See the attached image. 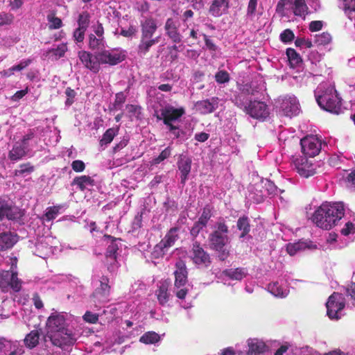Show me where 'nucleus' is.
<instances>
[{
  "instance_id": "1",
  "label": "nucleus",
  "mask_w": 355,
  "mask_h": 355,
  "mask_svg": "<svg viewBox=\"0 0 355 355\" xmlns=\"http://www.w3.org/2000/svg\"><path fill=\"white\" fill-rule=\"evenodd\" d=\"M345 214L344 206L342 203H323L313 213L312 222L323 230H330L336 225Z\"/></svg>"
},
{
  "instance_id": "2",
  "label": "nucleus",
  "mask_w": 355,
  "mask_h": 355,
  "mask_svg": "<svg viewBox=\"0 0 355 355\" xmlns=\"http://www.w3.org/2000/svg\"><path fill=\"white\" fill-rule=\"evenodd\" d=\"M316 101L322 109L327 112L338 114L341 110V98L333 87H327L321 94L316 96Z\"/></svg>"
},
{
  "instance_id": "3",
  "label": "nucleus",
  "mask_w": 355,
  "mask_h": 355,
  "mask_svg": "<svg viewBox=\"0 0 355 355\" xmlns=\"http://www.w3.org/2000/svg\"><path fill=\"white\" fill-rule=\"evenodd\" d=\"M189 257L192 263L198 268H207L211 264V258L209 253L196 240L193 241L191 244Z\"/></svg>"
},
{
  "instance_id": "4",
  "label": "nucleus",
  "mask_w": 355,
  "mask_h": 355,
  "mask_svg": "<svg viewBox=\"0 0 355 355\" xmlns=\"http://www.w3.org/2000/svg\"><path fill=\"white\" fill-rule=\"evenodd\" d=\"M229 227L223 218H220L214 225L208 240L209 247L226 245L229 243Z\"/></svg>"
},
{
  "instance_id": "5",
  "label": "nucleus",
  "mask_w": 355,
  "mask_h": 355,
  "mask_svg": "<svg viewBox=\"0 0 355 355\" xmlns=\"http://www.w3.org/2000/svg\"><path fill=\"white\" fill-rule=\"evenodd\" d=\"M179 228L177 227L171 228L164 237L154 247L153 257L155 259L163 257L168 252L175 241L179 239L178 234Z\"/></svg>"
},
{
  "instance_id": "6",
  "label": "nucleus",
  "mask_w": 355,
  "mask_h": 355,
  "mask_svg": "<svg viewBox=\"0 0 355 355\" xmlns=\"http://www.w3.org/2000/svg\"><path fill=\"white\" fill-rule=\"evenodd\" d=\"M44 340L45 342L49 340L53 346L62 349L66 347L73 345L76 341V338L71 331H58L53 334L46 332Z\"/></svg>"
},
{
  "instance_id": "7",
  "label": "nucleus",
  "mask_w": 355,
  "mask_h": 355,
  "mask_svg": "<svg viewBox=\"0 0 355 355\" xmlns=\"http://www.w3.org/2000/svg\"><path fill=\"white\" fill-rule=\"evenodd\" d=\"M22 281L18 278L17 272L3 270L0 272V288L3 293H7L9 288L14 293L21 289Z\"/></svg>"
},
{
  "instance_id": "8",
  "label": "nucleus",
  "mask_w": 355,
  "mask_h": 355,
  "mask_svg": "<svg viewBox=\"0 0 355 355\" xmlns=\"http://www.w3.org/2000/svg\"><path fill=\"white\" fill-rule=\"evenodd\" d=\"M185 114L184 107L175 108L172 105L166 106L164 108L160 110V114H155L158 121H163L166 125H170L171 129H173V121H175L181 118Z\"/></svg>"
},
{
  "instance_id": "9",
  "label": "nucleus",
  "mask_w": 355,
  "mask_h": 355,
  "mask_svg": "<svg viewBox=\"0 0 355 355\" xmlns=\"http://www.w3.org/2000/svg\"><path fill=\"white\" fill-rule=\"evenodd\" d=\"M67 313L54 311L48 317L46 322V332L69 331L67 324Z\"/></svg>"
},
{
  "instance_id": "10",
  "label": "nucleus",
  "mask_w": 355,
  "mask_h": 355,
  "mask_svg": "<svg viewBox=\"0 0 355 355\" xmlns=\"http://www.w3.org/2000/svg\"><path fill=\"white\" fill-rule=\"evenodd\" d=\"M326 306L328 316L331 319H338V313L345 307L344 298L342 295L334 293L329 296Z\"/></svg>"
},
{
  "instance_id": "11",
  "label": "nucleus",
  "mask_w": 355,
  "mask_h": 355,
  "mask_svg": "<svg viewBox=\"0 0 355 355\" xmlns=\"http://www.w3.org/2000/svg\"><path fill=\"white\" fill-rule=\"evenodd\" d=\"M245 113L253 119L264 120L270 114L266 103L260 101H250Z\"/></svg>"
},
{
  "instance_id": "12",
  "label": "nucleus",
  "mask_w": 355,
  "mask_h": 355,
  "mask_svg": "<svg viewBox=\"0 0 355 355\" xmlns=\"http://www.w3.org/2000/svg\"><path fill=\"white\" fill-rule=\"evenodd\" d=\"M300 145L303 154L311 157L317 155L321 150L320 141L313 136H308L302 139Z\"/></svg>"
},
{
  "instance_id": "13",
  "label": "nucleus",
  "mask_w": 355,
  "mask_h": 355,
  "mask_svg": "<svg viewBox=\"0 0 355 355\" xmlns=\"http://www.w3.org/2000/svg\"><path fill=\"white\" fill-rule=\"evenodd\" d=\"M21 216L19 209L9 200L0 198V220L5 217L8 220H16Z\"/></svg>"
},
{
  "instance_id": "14",
  "label": "nucleus",
  "mask_w": 355,
  "mask_h": 355,
  "mask_svg": "<svg viewBox=\"0 0 355 355\" xmlns=\"http://www.w3.org/2000/svg\"><path fill=\"white\" fill-rule=\"evenodd\" d=\"M110 279L107 276H102L100 279V286L96 288L92 295L94 302H105L108 301L110 295L111 286Z\"/></svg>"
},
{
  "instance_id": "15",
  "label": "nucleus",
  "mask_w": 355,
  "mask_h": 355,
  "mask_svg": "<svg viewBox=\"0 0 355 355\" xmlns=\"http://www.w3.org/2000/svg\"><path fill=\"white\" fill-rule=\"evenodd\" d=\"M174 271L175 282L174 288L179 289L185 286L188 281V271L184 261L179 259L175 263Z\"/></svg>"
},
{
  "instance_id": "16",
  "label": "nucleus",
  "mask_w": 355,
  "mask_h": 355,
  "mask_svg": "<svg viewBox=\"0 0 355 355\" xmlns=\"http://www.w3.org/2000/svg\"><path fill=\"white\" fill-rule=\"evenodd\" d=\"M125 58V55L122 53L110 52L104 50L97 54V59L100 64H108L110 65H116Z\"/></svg>"
},
{
  "instance_id": "17",
  "label": "nucleus",
  "mask_w": 355,
  "mask_h": 355,
  "mask_svg": "<svg viewBox=\"0 0 355 355\" xmlns=\"http://www.w3.org/2000/svg\"><path fill=\"white\" fill-rule=\"evenodd\" d=\"M78 58L84 66L94 73H98L100 69V62L97 59V55H93L86 51L78 52Z\"/></svg>"
},
{
  "instance_id": "18",
  "label": "nucleus",
  "mask_w": 355,
  "mask_h": 355,
  "mask_svg": "<svg viewBox=\"0 0 355 355\" xmlns=\"http://www.w3.org/2000/svg\"><path fill=\"white\" fill-rule=\"evenodd\" d=\"M280 109L283 114L291 117L299 112V104L295 97H284L282 98Z\"/></svg>"
},
{
  "instance_id": "19",
  "label": "nucleus",
  "mask_w": 355,
  "mask_h": 355,
  "mask_svg": "<svg viewBox=\"0 0 355 355\" xmlns=\"http://www.w3.org/2000/svg\"><path fill=\"white\" fill-rule=\"evenodd\" d=\"M295 168L297 173L304 178H309L315 173V168L313 164L306 157H300L295 161Z\"/></svg>"
},
{
  "instance_id": "20",
  "label": "nucleus",
  "mask_w": 355,
  "mask_h": 355,
  "mask_svg": "<svg viewBox=\"0 0 355 355\" xmlns=\"http://www.w3.org/2000/svg\"><path fill=\"white\" fill-rule=\"evenodd\" d=\"M191 159L187 156H180L177 165L180 172V182L184 186L189 178L191 169Z\"/></svg>"
},
{
  "instance_id": "21",
  "label": "nucleus",
  "mask_w": 355,
  "mask_h": 355,
  "mask_svg": "<svg viewBox=\"0 0 355 355\" xmlns=\"http://www.w3.org/2000/svg\"><path fill=\"white\" fill-rule=\"evenodd\" d=\"M164 29L166 35L174 43L182 42V36L178 31V26L173 18H168L166 21Z\"/></svg>"
},
{
  "instance_id": "22",
  "label": "nucleus",
  "mask_w": 355,
  "mask_h": 355,
  "mask_svg": "<svg viewBox=\"0 0 355 355\" xmlns=\"http://www.w3.org/2000/svg\"><path fill=\"white\" fill-rule=\"evenodd\" d=\"M159 41V36L155 37H141L137 46V54L140 57L145 56L150 51V48Z\"/></svg>"
},
{
  "instance_id": "23",
  "label": "nucleus",
  "mask_w": 355,
  "mask_h": 355,
  "mask_svg": "<svg viewBox=\"0 0 355 355\" xmlns=\"http://www.w3.org/2000/svg\"><path fill=\"white\" fill-rule=\"evenodd\" d=\"M290 8L295 16L305 19L309 13V7L305 0H289Z\"/></svg>"
},
{
  "instance_id": "24",
  "label": "nucleus",
  "mask_w": 355,
  "mask_h": 355,
  "mask_svg": "<svg viewBox=\"0 0 355 355\" xmlns=\"http://www.w3.org/2000/svg\"><path fill=\"white\" fill-rule=\"evenodd\" d=\"M18 241L17 234L6 232L0 234V251H5L12 248Z\"/></svg>"
},
{
  "instance_id": "25",
  "label": "nucleus",
  "mask_w": 355,
  "mask_h": 355,
  "mask_svg": "<svg viewBox=\"0 0 355 355\" xmlns=\"http://www.w3.org/2000/svg\"><path fill=\"white\" fill-rule=\"evenodd\" d=\"M170 286V282L168 280H164L160 283L155 292L158 302L162 306H165L170 299V293L168 288Z\"/></svg>"
},
{
  "instance_id": "26",
  "label": "nucleus",
  "mask_w": 355,
  "mask_h": 355,
  "mask_svg": "<svg viewBox=\"0 0 355 355\" xmlns=\"http://www.w3.org/2000/svg\"><path fill=\"white\" fill-rule=\"evenodd\" d=\"M157 29L155 19L152 17L147 18L141 23V37H153Z\"/></svg>"
},
{
  "instance_id": "27",
  "label": "nucleus",
  "mask_w": 355,
  "mask_h": 355,
  "mask_svg": "<svg viewBox=\"0 0 355 355\" xmlns=\"http://www.w3.org/2000/svg\"><path fill=\"white\" fill-rule=\"evenodd\" d=\"M41 334V329L32 330L24 339L25 346L30 349L35 348L39 344Z\"/></svg>"
},
{
  "instance_id": "28",
  "label": "nucleus",
  "mask_w": 355,
  "mask_h": 355,
  "mask_svg": "<svg viewBox=\"0 0 355 355\" xmlns=\"http://www.w3.org/2000/svg\"><path fill=\"white\" fill-rule=\"evenodd\" d=\"M71 185H76L80 191H84L87 186L94 185V180L89 175H80L73 178Z\"/></svg>"
},
{
  "instance_id": "29",
  "label": "nucleus",
  "mask_w": 355,
  "mask_h": 355,
  "mask_svg": "<svg viewBox=\"0 0 355 355\" xmlns=\"http://www.w3.org/2000/svg\"><path fill=\"white\" fill-rule=\"evenodd\" d=\"M104 237L111 241L106 250V258L107 259H110L111 261L115 262L117 257V251L119 250V246L116 243L117 239L107 234H105Z\"/></svg>"
},
{
  "instance_id": "30",
  "label": "nucleus",
  "mask_w": 355,
  "mask_h": 355,
  "mask_svg": "<svg viewBox=\"0 0 355 355\" xmlns=\"http://www.w3.org/2000/svg\"><path fill=\"white\" fill-rule=\"evenodd\" d=\"M236 227L241 232L239 238H245L250 233L251 229L249 218L245 215L239 217L236 222Z\"/></svg>"
},
{
  "instance_id": "31",
  "label": "nucleus",
  "mask_w": 355,
  "mask_h": 355,
  "mask_svg": "<svg viewBox=\"0 0 355 355\" xmlns=\"http://www.w3.org/2000/svg\"><path fill=\"white\" fill-rule=\"evenodd\" d=\"M223 6L227 10L230 8L229 0H214L209 7V12L214 17H219L222 15L221 8Z\"/></svg>"
},
{
  "instance_id": "32",
  "label": "nucleus",
  "mask_w": 355,
  "mask_h": 355,
  "mask_svg": "<svg viewBox=\"0 0 355 355\" xmlns=\"http://www.w3.org/2000/svg\"><path fill=\"white\" fill-rule=\"evenodd\" d=\"M196 109L202 114L212 113L217 107V103L211 102L209 99L199 101L196 103Z\"/></svg>"
},
{
  "instance_id": "33",
  "label": "nucleus",
  "mask_w": 355,
  "mask_h": 355,
  "mask_svg": "<svg viewBox=\"0 0 355 355\" xmlns=\"http://www.w3.org/2000/svg\"><path fill=\"white\" fill-rule=\"evenodd\" d=\"M248 354L250 355H257L262 354L266 351V344L258 340H250L248 341Z\"/></svg>"
},
{
  "instance_id": "34",
  "label": "nucleus",
  "mask_w": 355,
  "mask_h": 355,
  "mask_svg": "<svg viewBox=\"0 0 355 355\" xmlns=\"http://www.w3.org/2000/svg\"><path fill=\"white\" fill-rule=\"evenodd\" d=\"M26 146L22 144L21 145L15 144L12 150L8 153V157L12 161H17L21 159L26 154Z\"/></svg>"
},
{
  "instance_id": "35",
  "label": "nucleus",
  "mask_w": 355,
  "mask_h": 355,
  "mask_svg": "<svg viewBox=\"0 0 355 355\" xmlns=\"http://www.w3.org/2000/svg\"><path fill=\"white\" fill-rule=\"evenodd\" d=\"M223 274L231 279L241 280L247 273L245 268H237L235 269H225L223 271Z\"/></svg>"
},
{
  "instance_id": "36",
  "label": "nucleus",
  "mask_w": 355,
  "mask_h": 355,
  "mask_svg": "<svg viewBox=\"0 0 355 355\" xmlns=\"http://www.w3.org/2000/svg\"><path fill=\"white\" fill-rule=\"evenodd\" d=\"M250 101H252L248 98L246 94L243 92L234 95V97L232 100V102L234 103V105L240 109H242L245 112L248 109Z\"/></svg>"
},
{
  "instance_id": "37",
  "label": "nucleus",
  "mask_w": 355,
  "mask_h": 355,
  "mask_svg": "<svg viewBox=\"0 0 355 355\" xmlns=\"http://www.w3.org/2000/svg\"><path fill=\"white\" fill-rule=\"evenodd\" d=\"M230 248L226 245H216L210 247V249L217 253V259L220 261H225L230 255Z\"/></svg>"
},
{
  "instance_id": "38",
  "label": "nucleus",
  "mask_w": 355,
  "mask_h": 355,
  "mask_svg": "<svg viewBox=\"0 0 355 355\" xmlns=\"http://www.w3.org/2000/svg\"><path fill=\"white\" fill-rule=\"evenodd\" d=\"M308 248V245L305 242L298 241L294 243H288L286 245V251L291 255L293 256L298 252L303 251Z\"/></svg>"
},
{
  "instance_id": "39",
  "label": "nucleus",
  "mask_w": 355,
  "mask_h": 355,
  "mask_svg": "<svg viewBox=\"0 0 355 355\" xmlns=\"http://www.w3.org/2000/svg\"><path fill=\"white\" fill-rule=\"evenodd\" d=\"M118 134V129L108 128L103 135L102 138L99 141L101 146H107L110 144L115 136Z\"/></svg>"
},
{
  "instance_id": "40",
  "label": "nucleus",
  "mask_w": 355,
  "mask_h": 355,
  "mask_svg": "<svg viewBox=\"0 0 355 355\" xmlns=\"http://www.w3.org/2000/svg\"><path fill=\"white\" fill-rule=\"evenodd\" d=\"M286 55L288 57L290 64L293 68L296 67L302 61L300 54L297 53L294 49H287Z\"/></svg>"
},
{
  "instance_id": "41",
  "label": "nucleus",
  "mask_w": 355,
  "mask_h": 355,
  "mask_svg": "<svg viewBox=\"0 0 355 355\" xmlns=\"http://www.w3.org/2000/svg\"><path fill=\"white\" fill-rule=\"evenodd\" d=\"M159 335L155 331H148L139 338V341L144 344H155L159 342Z\"/></svg>"
},
{
  "instance_id": "42",
  "label": "nucleus",
  "mask_w": 355,
  "mask_h": 355,
  "mask_svg": "<svg viewBox=\"0 0 355 355\" xmlns=\"http://www.w3.org/2000/svg\"><path fill=\"white\" fill-rule=\"evenodd\" d=\"M31 59H26L22 60L20 62L16 65H14L9 68L5 74H8V76H11L14 73L15 71H21L24 69L26 68L30 64H31Z\"/></svg>"
},
{
  "instance_id": "43",
  "label": "nucleus",
  "mask_w": 355,
  "mask_h": 355,
  "mask_svg": "<svg viewBox=\"0 0 355 355\" xmlns=\"http://www.w3.org/2000/svg\"><path fill=\"white\" fill-rule=\"evenodd\" d=\"M331 35L327 32H323L315 36V43L318 46L327 45L331 42Z\"/></svg>"
},
{
  "instance_id": "44",
  "label": "nucleus",
  "mask_w": 355,
  "mask_h": 355,
  "mask_svg": "<svg viewBox=\"0 0 355 355\" xmlns=\"http://www.w3.org/2000/svg\"><path fill=\"white\" fill-rule=\"evenodd\" d=\"M89 14L87 11L81 12L78 16V28L87 30L89 24Z\"/></svg>"
},
{
  "instance_id": "45",
  "label": "nucleus",
  "mask_w": 355,
  "mask_h": 355,
  "mask_svg": "<svg viewBox=\"0 0 355 355\" xmlns=\"http://www.w3.org/2000/svg\"><path fill=\"white\" fill-rule=\"evenodd\" d=\"M88 45L89 49L92 50L98 49L101 46H103V39L94 34H90L89 35Z\"/></svg>"
},
{
  "instance_id": "46",
  "label": "nucleus",
  "mask_w": 355,
  "mask_h": 355,
  "mask_svg": "<svg viewBox=\"0 0 355 355\" xmlns=\"http://www.w3.org/2000/svg\"><path fill=\"white\" fill-rule=\"evenodd\" d=\"M47 20L49 23V28L51 30L58 29L62 26V21L61 19L55 17L54 14L48 15Z\"/></svg>"
},
{
  "instance_id": "47",
  "label": "nucleus",
  "mask_w": 355,
  "mask_h": 355,
  "mask_svg": "<svg viewBox=\"0 0 355 355\" xmlns=\"http://www.w3.org/2000/svg\"><path fill=\"white\" fill-rule=\"evenodd\" d=\"M206 227V224L203 223L202 222L198 220L194 223L193 225L191 227L190 230V234L193 238V241L196 240L199 233Z\"/></svg>"
},
{
  "instance_id": "48",
  "label": "nucleus",
  "mask_w": 355,
  "mask_h": 355,
  "mask_svg": "<svg viewBox=\"0 0 355 355\" xmlns=\"http://www.w3.org/2000/svg\"><path fill=\"white\" fill-rule=\"evenodd\" d=\"M215 80L218 84L227 83L230 81V77L229 73L225 70H219L215 74Z\"/></svg>"
},
{
  "instance_id": "49",
  "label": "nucleus",
  "mask_w": 355,
  "mask_h": 355,
  "mask_svg": "<svg viewBox=\"0 0 355 355\" xmlns=\"http://www.w3.org/2000/svg\"><path fill=\"white\" fill-rule=\"evenodd\" d=\"M67 51V46L66 44H60L57 48L51 49L49 51V53H52L55 56L56 59L64 57L66 51Z\"/></svg>"
},
{
  "instance_id": "50",
  "label": "nucleus",
  "mask_w": 355,
  "mask_h": 355,
  "mask_svg": "<svg viewBox=\"0 0 355 355\" xmlns=\"http://www.w3.org/2000/svg\"><path fill=\"white\" fill-rule=\"evenodd\" d=\"M60 207L53 206L49 207L46 209V211L44 215V217L47 221H51L55 219L59 213Z\"/></svg>"
},
{
  "instance_id": "51",
  "label": "nucleus",
  "mask_w": 355,
  "mask_h": 355,
  "mask_svg": "<svg viewBox=\"0 0 355 355\" xmlns=\"http://www.w3.org/2000/svg\"><path fill=\"white\" fill-rule=\"evenodd\" d=\"M34 171V166L28 162L19 165V169L15 170V175L17 176L23 175L25 173H31Z\"/></svg>"
},
{
  "instance_id": "52",
  "label": "nucleus",
  "mask_w": 355,
  "mask_h": 355,
  "mask_svg": "<svg viewBox=\"0 0 355 355\" xmlns=\"http://www.w3.org/2000/svg\"><path fill=\"white\" fill-rule=\"evenodd\" d=\"M268 291L276 297H283L284 290L279 285L278 282H274L268 284Z\"/></svg>"
},
{
  "instance_id": "53",
  "label": "nucleus",
  "mask_w": 355,
  "mask_h": 355,
  "mask_svg": "<svg viewBox=\"0 0 355 355\" xmlns=\"http://www.w3.org/2000/svg\"><path fill=\"white\" fill-rule=\"evenodd\" d=\"M211 208L209 205H205L202 209V212L198 218V220L202 222L203 223L207 225L209 220L211 217Z\"/></svg>"
},
{
  "instance_id": "54",
  "label": "nucleus",
  "mask_w": 355,
  "mask_h": 355,
  "mask_svg": "<svg viewBox=\"0 0 355 355\" xmlns=\"http://www.w3.org/2000/svg\"><path fill=\"white\" fill-rule=\"evenodd\" d=\"M14 15L12 13L2 12L0 13V26L10 25L14 21Z\"/></svg>"
},
{
  "instance_id": "55",
  "label": "nucleus",
  "mask_w": 355,
  "mask_h": 355,
  "mask_svg": "<svg viewBox=\"0 0 355 355\" xmlns=\"http://www.w3.org/2000/svg\"><path fill=\"white\" fill-rule=\"evenodd\" d=\"M171 148L168 146V147L166 148L164 150H163L161 152V153L159 155L158 157H155L153 159V163L155 164H159L164 159H167L171 155Z\"/></svg>"
},
{
  "instance_id": "56",
  "label": "nucleus",
  "mask_w": 355,
  "mask_h": 355,
  "mask_svg": "<svg viewBox=\"0 0 355 355\" xmlns=\"http://www.w3.org/2000/svg\"><path fill=\"white\" fill-rule=\"evenodd\" d=\"M294 37V33L291 29H286L280 34V40L284 43L293 41Z\"/></svg>"
},
{
  "instance_id": "57",
  "label": "nucleus",
  "mask_w": 355,
  "mask_h": 355,
  "mask_svg": "<svg viewBox=\"0 0 355 355\" xmlns=\"http://www.w3.org/2000/svg\"><path fill=\"white\" fill-rule=\"evenodd\" d=\"M65 94L67 97L65 101V105L70 106L73 103V98H75L76 93L74 89H71V87H67L65 90Z\"/></svg>"
},
{
  "instance_id": "58",
  "label": "nucleus",
  "mask_w": 355,
  "mask_h": 355,
  "mask_svg": "<svg viewBox=\"0 0 355 355\" xmlns=\"http://www.w3.org/2000/svg\"><path fill=\"white\" fill-rule=\"evenodd\" d=\"M83 319L87 322L95 324L98 320V315L93 313L91 311H86V313L83 315Z\"/></svg>"
},
{
  "instance_id": "59",
  "label": "nucleus",
  "mask_w": 355,
  "mask_h": 355,
  "mask_svg": "<svg viewBox=\"0 0 355 355\" xmlns=\"http://www.w3.org/2000/svg\"><path fill=\"white\" fill-rule=\"evenodd\" d=\"M258 0H250L247 8V16L252 17L255 15Z\"/></svg>"
},
{
  "instance_id": "60",
  "label": "nucleus",
  "mask_w": 355,
  "mask_h": 355,
  "mask_svg": "<svg viewBox=\"0 0 355 355\" xmlns=\"http://www.w3.org/2000/svg\"><path fill=\"white\" fill-rule=\"evenodd\" d=\"M72 169L76 173L83 172L85 169V164L82 160H74L71 163Z\"/></svg>"
},
{
  "instance_id": "61",
  "label": "nucleus",
  "mask_w": 355,
  "mask_h": 355,
  "mask_svg": "<svg viewBox=\"0 0 355 355\" xmlns=\"http://www.w3.org/2000/svg\"><path fill=\"white\" fill-rule=\"evenodd\" d=\"M137 33V28L131 25L127 30L122 28L120 31V35L125 37H131L135 35Z\"/></svg>"
},
{
  "instance_id": "62",
  "label": "nucleus",
  "mask_w": 355,
  "mask_h": 355,
  "mask_svg": "<svg viewBox=\"0 0 355 355\" xmlns=\"http://www.w3.org/2000/svg\"><path fill=\"white\" fill-rule=\"evenodd\" d=\"M128 143H129V137L127 136L123 137V139L114 146L113 152L116 153V152L120 151L121 149L125 148L128 145Z\"/></svg>"
},
{
  "instance_id": "63",
  "label": "nucleus",
  "mask_w": 355,
  "mask_h": 355,
  "mask_svg": "<svg viewBox=\"0 0 355 355\" xmlns=\"http://www.w3.org/2000/svg\"><path fill=\"white\" fill-rule=\"evenodd\" d=\"M344 10L352 13L355 12V0H343Z\"/></svg>"
},
{
  "instance_id": "64",
  "label": "nucleus",
  "mask_w": 355,
  "mask_h": 355,
  "mask_svg": "<svg viewBox=\"0 0 355 355\" xmlns=\"http://www.w3.org/2000/svg\"><path fill=\"white\" fill-rule=\"evenodd\" d=\"M347 294L350 297L352 304L355 306V283H352L347 288Z\"/></svg>"
}]
</instances>
